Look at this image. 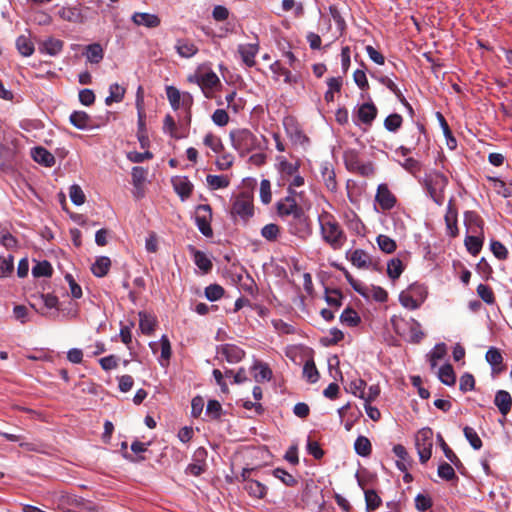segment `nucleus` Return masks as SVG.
I'll return each instance as SVG.
<instances>
[{
  "label": "nucleus",
  "instance_id": "nucleus-35",
  "mask_svg": "<svg viewBox=\"0 0 512 512\" xmlns=\"http://www.w3.org/2000/svg\"><path fill=\"white\" fill-rule=\"evenodd\" d=\"M155 324L156 320L153 316L145 312H139V327L142 333L146 335L152 334L154 331Z\"/></svg>",
  "mask_w": 512,
  "mask_h": 512
},
{
  "label": "nucleus",
  "instance_id": "nucleus-49",
  "mask_svg": "<svg viewBox=\"0 0 512 512\" xmlns=\"http://www.w3.org/2000/svg\"><path fill=\"white\" fill-rule=\"evenodd\" d=\"M341 270L343 271L344 276H345L346 280L348 281V283L352 286V288L357 293H359L361 296L368 295L366 285H364L362 282L354 279L353 276L349 273V271L346 270L345 268H341Z\"/></svg>",
  "mask_w": 512,
  "mask_h": 512
},
{
  "label": "nucleus",
  "instance_id": "nucleus-36",
  "mask_svg": "<svg viewBox=\"0 0 512 512\" xmlns=\"http://www.w3.org/2000/svg\"><path fill=\"white\" fill-rule=\"evenodd\" d=\"M252 369L256 371L254 374V379L257 382L269 381L272 377V371L265 363L255 362Z\"/></svg>",
  "mask_w": 512,
  "mask_h": 512
},
{
  "label": "nucleus",
  "instance_id": "nucleus-54",
  "mask_svg": "<svg viewBox=\"0 0 512 512\" xmlns=\"http://www.w3.org/2000/svg\"><path fill=\"white\" fill-rule=\"evenodd\" d=\"M366 288L368 291V295L364 296L365 298L372 297L374 300L378 302H385L387 300L388 294L383 288L374 285L366 286Z\"/></svg>",
  "mask_w": 512,
  "mask_h": 512
},
{
  "label": "nucleus",
  "instance_id": "nucleus-42",
  "mask_svg": "<svg viewBox=\"0 0 512 512\" xmlns=\"http://www.w3.org/2000/svg\"><path fill=\"white\" fill-rule=\"evenodd\" d=\"M86 50H87V52H86L87 59L91 63L97 64L103 59L104 53H103V49L100 44H98V43L90 44L87 46Z\"/></svg>",
  "mask_w": 512,
  "mask_h": 512
},
{
  "label": "nucleus",
  "instance_id": "nucleus-39",
  "mask_svg": "<svg viewBox=\"0 0 512 512\" xmlns=\"http://www.w3.org/2000/svg\"><path fill=\"white\" fill-rule=\"evenodd\" d=\"M438 377L443 384L448 386L454 385L456 381L453 367L450 364H445L439 369Z\"/></svg>",
  "mask_w": 512,
  "mask_h": 512
},
{
  "label": "nucleus",
  "instance_id": "nucleus-58",
  "mask_svg": "<svg viewBox=\"0 0 512 512\" xmlns=\"http://www.w3.org/2000/svg\"><path fill=\"white\" fill-rule=\"evenodd\" d=\"M203 142L207 147H209L215 153H219L223 150V144H222L221 139L212 133L206 134Z\"/></svg>",
  "mask_w": 512,
  "mask_h": 512
},
{
  "label": "nucleus",
  "instance_id": "nucleus-28",
  "mask_svg": "<svg viewBox=\"0 0 512 512\" xmlns=\"http://www.w3.org/2000/svg\"><path fill=\"white\" fill-rule=\"evenodd\" d=\"M446 231L450 237H456L459 233L457 227V211L449 204L445 214Z\"/></svg>",
  "mask_w": 512,
  "mask_h": 512
},
{
  "label": "nucleus",
  "instance_id": "nucleus-6",
  "mask_svg": "<svg viewBox=\"0 0 512 512\" xmlns=\"http://www.w3.org/2000/svg\"><path fill=\"white\" fill-rule=\"evenodd\" d=\"M426 297V287L413 283L399 294V301L403 307L409 310H416L424 303Z\"/></svg>",
  "mask_w": 512,
  "mask_h": 512
},
{
  "label": "nucleus",
  "instance_id": "nucleus-34",
  "mask_svg": "<svg viewBox=\"0 0 512 512\" xmlns=\"http://www.w3.org/2000/svg\"><path fill=\"white\" fill-rule=\"evenodd\" d=\"M110 267V259L106 256H101L96 259L91 267V271L96 277H103L108 273Z\"/></svg>",
  "mask_w": 512,
  "mask_h": 512
},
{
  "label": "nucleus",
  "instance_id": "nucleus-2",
  "mask_svg": "<svg viewBox=\"0 0 512 512\" xmlns=\"http://www.w3.org/2000/svg\"><path fill=\"white\" fill-rule=\"evenodd\" d=\"M320 235L324 243L333 250H340L347 241V235L335 216L323 211L318 216Z\"/></svg>",
  "mask_w": 512,
  "mask_h": 512
},
{
  "label": "nucleus",
  "instance_id": "nucleus-7",
  "mask_svg": "<svg viewBox=\"0 0 512 512\" xmlns=\"http://www.w3.org/2000/svg\"><path fill=\"white\" fill-rule=\"evenodd\" d=\"M230 213L233 218L239 217L244 222H247L254 214L252 194L241 192L232 198Z\"/></svg>",
  "mask_w": 512,
  "mask_h": 512
},
{
  "label": "nucleus",
  "instance_id": "nucleus-30",
  "mask_svg": "<svg viewBox=\"0 0 512 512\" xmlns=\"http://www.w3.org/2000/svg\"><path fill=\"white\" fill-rule=\"evenodd\" d=\"M70 123L80 130H85L90 127L91 118L84 111H74L70 115Z\"/></svg>",
  "mask_w": 512,
  "mask_h": 512
},
{
  "label": "nucleus",
  "instance_id": "nucleus-1",
  "mask_svg": "<svg viewBox=\"0 0 512 512\" xmlns=\"http://www.w3.org/2000/svg\"><path fill=\"white\" fill-rule=\"evenodd\" d=\"M294 196L289 194L284 199L278 201L276 204L277 213L282 218L292 217L293 222L290 223L291 233L300 238H305L311 234L308 217L302 207L297 204Z\"/></svg>",
  "mask_w": 512,
  "mask_h": 512
},
{
  "label": "nucleus",
  "instance_id": "nucleus-12",
  "mask_svg": "<svg viewBox=\"0 0 512 512\" xmlns=\"http://www.w3.org/2000/svg\"><path fill=\"white\" fill-rule=\"evenodd\" d=\"M189 81L198 84L206 97H209L210 92L220 84L219 77L212 70L205 73H196L189 77Z\"/></svg>",
  "mask_w": 512,
  "mask_h": 512
},
{
  "label": "nucleus",
  "instance_id": "nucleus-3",
  "mask_svg": "<svg viewBox=\"0 0 512 512\" xmlns=\"http://www.w3.org/2000/svg\"><path fill=\"white\" fill-rule=\"evenodd\" d=\"M229 137L233 148L238 151L241 156H245L252 150L260 147L258 137L246 128L231 130Z\"/></svg>",
  "mask_w": 512,
  "mask_h": 512
},
{
  "label": "nucleus",
  "instance_id": "nucleus-40",
  "mask_svg": "<svg viewBox=\"0 0 512 512\" xmlns=\"http://www.w3.org/2000/svg\"><path fill=\"white\" fill-rule=\"evenodd\" d=\"M206 181L208 186L213 189H223L229 186L230 181L229 179L224 175H207Z\"/></svg>",
  "mask_w": 512,
  "mask_h": 512
},
{
  "label": "nucleus",
  "instance_id": "nucleus-46",
  "mask_svg": "<svg viewBox=\"0 0 512 512\" xmlns=\"http://www.w3.org/2000/svg\"><path fill=\"white\" fill-rule=\"evenodd\" d=\"M403 269L404 267L402 261L398 258H394L388 262L387 274L391 279L395 280L400 277Z\"/></svg>",
  "mask_w": 512,
  "mask_h": 512
},
{
  "label": "nucleus",
  "instance_id": "nucleus-17",
  "mask_svg": "<svg viewBox=\"0 0 512 512\" xmlns=\"http://www.w3.org/2000/svg\"><path fill=\"white\" fill-rule=\"evenodd\" d=\"M31 157L35 162L45 167H52L56 162L54 155L41 146L32 148Z\"/></svg>",
  "mask_w": 512,
  "mask_h": 512
},
{
  "label": "nucleus",
  "instance_id": "nucleus-16",
  "mask_svg": "<svg viewBox=\"0 0 512 512\" xmlns=\"http://www.w3.org/2000/svg\"><path fill=\"white\" fill-rule=\"evenodd\" d=\"M377 112V108L372 102L364 103L357 110V120L370 126L376 118Z\"/></svg>",
  "mask_w": 512,
  "mask_h": 512
},
{
  "label": "nucleus",
  "instance_id": "nucleus-32",
  "mask_svg": "<svg viewBox=\"0 0 512 512\" xmlns=\"http://www.w3.org/2000/svg\"><path fill=\"white\" fill-rule=\"evenodd\" d=\"M486 360L492 366L494 373H499L502 368L503 357L500 351L495 347H490L486 352Z\"/></svg>",
  "mask_w": 512,
  "mask_h": 512
},
{
  "label": "nucleus",
  "instance_id": "nucleus-44",
  "mask_svg": "<svg viewBox=\"0 0 512 512\" xmlns=\"http://www.w3.org/2000/svg\"><path fill=\"white\" fill-rule=\"evenodd\" d=\"M403 122V118L400 114L393 113L388 115L384 120V127L389 132H396L399 130Z\"/></svg>",
  "mask_w": 512,
  "mask_h": 512
},
{
  "label": "nucleus",
  "instance_id": "nucleus-29",
  "mask_svg": "<svg viewBox=\"0 0 512 512\" xmlns=\"http://www.w3.org/2000/svg\"><path fill=\"white\" fill-rule=\"evenodd\" d=\"M321 175L327 189L332 192L336 191L337 181L333 167L330 164L325 163L321 168Z\"/></svg>",
  "mask_w": 512,
  "mask_h": 512
},
{
  "label": "nucleus",
  "instance_id": "nucleus-21",
  "mask_svg": "<svg viewBox=\"0 0 512 512\" xmlns=\"http://www.w3.org/2000/svg\"><path fill=\"white\" fill-rule=\"evenodd\" d=\"M172 184L175 192L182 200L187 199L191 195L193 185L187 177H175L172 179Z\"/></svg>",
  "mask_w": 512,
  "mask_h": 512
},
{
  "label": "nucleus",
  "instance_id": "nucleus-52",
  "mask_svg": "<svg viewBox=\"0 0 512 512\" xmlns=\"http://www.w3.org/2000/svg\"><path fill=\"white\" fill-rule=\"evenodd\" d=\"M14 270V258L9 255L8 257H0V278H5L11 275Z\"/></svg>",
  "mask_w": 512,
  "mask_h": 512
},
{
  "label": "nucleus",
  "instance_id": "nucleus-5",
  "mask_svg": "<svg viewBox=\"0 0 512 512\" xmlns=\"http://www.w3.org/2000/svg\"><path fill=\"white\" fill-rule=\"evenodd\" d=\"M447 182V177L438 171H431L423 178V184L429 197L439 206L444 202V189Z\"/></svg>",
  "mask_w": 512,
  "mask_h": 512
},
{
  "label": "nucleus",
  "instance_id": "nucleus-19",
  "mask_svg": "<svg viewBox=\"0 0 512 512\" xmlns=\"http://www.w3.org/2000/svg\"><path fill=\"white\" fill-rule=\"evenodd\" d=\"M270 70L274 75V79L278 80L280 76L284 77V82L289 85H294L298 83L299 77L297 75L292 74L288 69L283 67V65L279 61H275L270 65Z\"/></svg>",
  "mask_w": 512,
  "mask_h": 512
},
{
  "label": "nucleus",
  "instance_id": "nucleus-51",
  "mask_svg": "<svg viewBox=\"0 0 512 512\" xmlns=\"http://www.w3.org/2000/svg\"><path fill=\"white\" fill-rule=\"evenodd\" d=\"M52 266L48 261L38 262L32 268V274L34 277H49L52 274Z\"/></svg>",
  "mask_w": 512,
  "mask_h": 512
},
{
  "label": "nucleus",
  "instance_id": "nucleus-26",
  "mask_svg": "<svg viewBox=\"0 0 512 512\" xmlns=\"http://www.w3.org/2000/svg\"><path fill=\"white\" fill-rule=\"evenodd\" d=\"M348 258L355 267L360 269H366L371 264L370 256L362 249L351 251Z\"/></svg>",
  "mask_w": 512,
  "mask_h": 512
},
{
  "label": "nucleus",
  "instance_id": "nucleus-64",
  "mask_svg": "<svg viewBox=\"0 0 512 512\" xmlns=\"http://www.w3.org/2000/svg\"><path fill=\"white\" fill-rule=\"evenodd\" d=\"M438 476L446 481H451L457 478L453 467L446 462L439 465Z\"/></svg>",
  "mask_w": 512,
  "mask_h": 512
},
{
  "label": "nucleus",
  "instance_id": "nucleus-15",
  "mask_svg": "<svg viewBox=\"0 0 512 512\" xmlns=\"http://www.w3.org/2000/svg\"><path fill=\"white\" fill-rule=\"evenodd\" d=\"M64 43L60 39H56L54 37H48L38 44V50L42 54H47L49 56L58 55L63 49Z\"/></svg>",
  "mask_w": 512,
  "mask_h": 512
},
{
  "label": "nucleus",
  "instance_id": "nucleus-4",
  "mask_svg": "<svg viewBox=\"0 0 512 512\" xmlns=\"http://www.w3.org/2000/svg\"><path fill=\"white\" fill-rule=\"evenodd\" d=\"M391 324L395 332L405 337L409 342L418 343L424 336L420 323L413 318L406 320L401 316L394 315L391 318Z\"/></svg>",
  "mask_w": 512,
  "mask_h": 512
},
{
  "label": "nucleus",
  "instance_id": "nucleus-18",
  "mask_svg": "<svg viewBox=\"0 0 512 512\" xmlns=\"http://www.w3.org/2000/svg\"><path fill=\"white\" fill-rule=\"evenodd\" d=\"M175 49L178 55L182 58H191L199 51L196 44L186 38H179L176 40Z\"/></svg>",
  "mask_w": 512,
  "mask_h": 512
},
{
  "label": "nucleus",
  "instance_id": "nucleus-22",
  "mask_svg": "<svg viewBox=\"0 0 512 512\" xmlns=\"http://www.w3.org/2000/svg\"><path fill=\"white\" fill-rule=\"evenodd\" d=\"M464 223L473 234H482L484 222L476 212H465Z\"/></svg>",
  "mask_w": 512,
  "mask_h": 512
},
{
  "label": "nucleus",
  "instance_id": "nucleus-41",
  "mask_svg": "<svg viewBox=\"0 0 512 512\" xmlns=\"http://www.w3.org/2000/svg\"><path fill=\"white\" fill-rule=\"evenodd\" d=\"M109 96L105 99L107 105H111L113 102H121L124 98L125 89L117 83L110 85Z\"/></svg>",
  "mask_w": 512,
  "mask_h": 512
},
{
  "label": "nucleus",
  "instance_id": "nucleus-53",
  "mask_svg": "<svg viewBox=\"0 0 512 512\" xmlns=\"http://www.w3.org/2000/svg\"><path fill=\"white\" fill-rule=\"evenodd\" d=\"M340 320L342 323L347 324L350 327L356 326L360 322V317L358 316L357 312L351 308H346L341 316Z\"/></svg>",
  "mask_w": 512,
  "mask_h": 512
},
{
  "label": "nucleus",
  "instance_id": "nucleus-55",
  "mask_svg": "<svg viewBox=\"0 0 512 512\" xmlns=\"http://www.w3.org/2000/svg\"><path fill=\"white\" fill-rule=\"evenodd\" d=\"M478 296L487 304L492 305L495 303V296L492 289L485 284H479L477 286Z\"/></svg>",
  "mask_w": 512,
  "mask_h": 512
},
{
  "label": "nucleus",
  "instance_id": "nucleus-60",
  "mask_svg": "<svg viewBox=\"0 0 512 512\" xmlns=\"http://www.w3.org/2000/svg\"><path fill=\"white\" fill-rule=\"evenodd\" d=\"M273 475L281 480L287 486H295L297 484V480L293 475L285 471L281 468H276L273 470Z\"/></svg>",
  "mask_w": 512,
  "mask_h": 512
},
{
  "label": "nucleus",
  "instance_id": "nucleus-31",
  "mask_svg": "<svg viewBox=\"0 0 512 512\" xmlns=\"http://www.w3.org/2000/svg\"><path fill=\"white\" fill-rule=\"evenodd\" d=\"M244 489L248 492L250 496L258 499L263 498L267 493V487L256 480H247V482L244 485Z\"/></svg>",
  "mask_w": 512,
  "mask_h": 512
},
{
  "label": "nucleus",
  "instance_id": "nucleus-11",
  "mask_svg": "<svg viewBox=\"0 0 512 512\" xmlns=\"http://www.w3.org/2000/svg\"><path fill=\"white\" fill-rule=\"evenodd\" d=\"M212 209L208 204H200L196 207L195 222L199 231L206 237L213 236L211 228Z\"/></svg>",
  "mask_w": 512,
  "mask_h": 512
},
{
  "label": "nucleus",
  "instance_id": "nucleus-59",
  "mask_svg": "<svg viewBox=\"0 0 512 512\" xmlns=\"http://www.w3.org/2000/svg\"><path fill=\"white\" fill-rule=\"evenodd\" d=\"M69 196H70L71 201L77 206L82 205L86 199L83 190L81 189V187L79 185H76V184L70 186Z\"/></svg>",
  "mask_w": 512,
  "mask_h": 512
},
{
  "label": "nucleus",
  "instance_id": "nucleus-45",
  "mask_svg": "<svg viewBox=\"0 0 512 512\" xmlns=\"http://www.w3.org/2000/svg\"><path fill=\"white\" fill-rule=\"evenodd\" d=\"M303 376L310 383H315L319 379V372L313 360L306 361L303 367Z\"/></svg>",
  "mask_w": 512,
  "mask_h": 512
},
{
  "label": "nucleus",
  "instance_id": "nucleus-37",
  "mask_svg": "<svg viewBox=\"0 0 512 512\" xmlns=\"http://www.w3.org/2000/svg\"><path fill=\"white\" fill-rule=\"evenodd\" d=\"M354 449L358 455L367 457L372 451L371 442L365 436H358L354 443Z\"/></svg>",
  "mask_w": 512,
  "mask_h": 512
},
{
  "label": "nucleus",
  "instance_id": "nucleus-24",
  "mask_svg": "<svg viewBox=\"0 0 512 512\" xmlns=\"http://www.w3.org/2000/svg\"><path fill=\"white\" fill-rule=\"evenodd\" d=\"M238 52L241 55L243 62L248 67H252L255 65V56L258 52V45H256V44L239 45Z\"/></svg>",
  "mask_w": 512,
  "mask_h": 512
},
{
  "label": "nucleus",
  "instance_id": "nucleus-50",
  "mask_svg": "<svg viewBox=\"0 0 512 512\" xmlns=\"http://www.w3.org/2000/svg\"><path fill=\"white\" fill-rule=\"evenodd\" d=\"M181 92L174 86L166 87V95L173 110L180 108Z\"/></svg>",
  "mask_w": 512,
  "mask_h": 512
},
{
  "label": "nucleus",
  "instance_id": "nucleus-63",
  "mask_svg": "<svg viewBox=\"0 0 512 512\" xmlns=\"http://www.w3.org/2000/svg\"><path fill=\"white\" fill-rule=\"evenodd\" d=\"M260 199L263 204H269L272 200L271 183L268 179L260 182Z\"/></svg>",
  "mask_w": 512,
  "mask_h": 512
},
{
  "label": "nucleus",
  "instance_id": "nucleus-27",
  "mask_svg": "<svg viewBox=\"0 0 512 512\" xmlns=\"http://www.w3.org/2000/svg\"><path fill=\"white\" fill-rule=\"evenodd\" d=\"M284 126L287 134L293 142L303 144L308 141V138L303 134V132L298 128L292 119H286L284 121Z\"/></svg>",
  "mask_w": 512,
  "mask_h": 512
},
{
  "label": "nucleus",
  "instance_id": "nucleus-56",
  "mask_svg": "<svg viewBox=\"0 0 512 512\" xmlns=\"http://www.w3.org/2000/svg\"><path fill=\"white\" fill-rule=\"evenodd\" d=\"M279 234L280 228L274 223L267 224L261 229V236L267 241H275Z\"/></svg>",
  "mask_w": 512,
  "mask_h": 512
},
{
  "label": "nucleus",
  "instance_id": "nucleus-61",
  "mask_svg": "<svg viewBox=\"0 0 512 512\" xmlns=\"http://www.w3.org/2000/svg\"><path fill=\"white\" fill-rule=\"evenodd\" d=\"M325 300L328 303V305L335 307V308H339L342 305V301H341L342 295L336 289H333V290L326 289Z\"/></svg>",
  "mask_w": 512,
  "mask_h": 512
},
{
  "label": "nucleus",
  "instance_id": "nucleus-8",
  "mask_svg": "<svg viewBox=\"0 0 512 512\" xmlns=\"http://www.w3.org/2000/svg\"><path fill=\"white\" fill-rule=\"evenodd\" d=\"M343 160L346 168L353 173H357L364 177L372 176L375 172L372 162H363L358 151L348 149L343 154Z\"/></svg>",
  "mask_w": 512,
  "mask_h": 512
},
{
  "label": "nucleus",
  "instance_id": "nucleus-33",
  "mask_svg": "<svg viewBox=\"0 0 512 512\" xmlns=\"http://www.w3.org/2000/svg\"><path fill=\"white\" fill-rule=\"evenodd\" d=\"M16 48L18 52L24 57L31 56L35 50L33 42L26 35H20L16 39Z\"/></svg>",
  "mask_w": 512,
  "mask_h": 512
},
{
  "label": "nucleus",
  "instance_id": "nucleus-38",
  "mask_svg": "<svg viewBox=\"0 0 512 512\" xmlns=\"http://www.w3.org/2000/svg\"><path fill=\"white\" fill-rule=\"evenodd\" d=\"M366 510L368 512L376 510L382 503L381 498L373 489H364Z\"/></svg>",
  "mask_w": 512,
  "mask_h": 512
},
{
  "label": "nucleus",
  "instance_id": "nucleus-57",
  "mask_svg": "<svg viewBox=\"0 0 512 512\" xmlns=\"http://www.w3.org/2000/svg\"><path fill=\"white\" fill-rule=\"evenodd\" d=\"M194 262L204 272H208L212 268V262L208 259L205 253L196 250L194 252Z\"/></svg>",
  "mask_w": 512,
  "mask_h": 512
},
{
  "label": "nucleus",
  "instance_id": "nucleus-10",
  "mask_svg": "<svg viewBox=\"0 0 512 512\" xmlns=\"http://www.w3.org/2000/svg\"><path fill=\"white\" fill-rule=\"evenodd\" d=\"M91 9L86 6L82 5H76V6H69V7H62L58 14L59 16L68 22L72 23H84L86 22L91 16Z\"/></svg>",
  "mask_w": 512,
  "mask_h": 512
},
{
  "label": "nucleus",
  "instance_id": "nucleus-9",
  "mask_svg": "<svg viewBox=\"0 0 512 512\" xmlns=\"http://www.w3.org/2000/svg\"><path fill=\"white\" fill-rule=\"evenodd\" d=\"M415 445L421 463H426L432 455L433 431L431 428H422L415 437Z\"/></svg>",
  "mask_w": 512,
  "mask_h": 512
},
{
  "label": "nucleus",
  "instance_id": "nucleus-23",
  "mask_svg": "<svg viewBox=\"0 0 512 512\" xmlns=\"http://www.w3.org/2000/svg\"><path fill=\"white\" fill-rule=\"evenodd\" d=\"M494 404L499 409L500 413L506 416L512 407L511 395L505 390L497 391L494 399Z\"/></svg>",
  "mask_w": 512,
  "mask_h": 512
},
{
  "label": "nucleus",
  "instance_id": "nucleus-62",
  "mask_svg": "<svg viewBox=\"0 0 512 512\" xmlns=\"http://www.w3.org/2000/svg\"><path fill=\"white\" fill-rule=\"evenodd\" d=\"M224 294V289L218 284H211L205 288V296L210 301L219 300Z\"/></svg>",
  "mask_w": 512,
  "mask_h": 512
},
{
  "label": "nucleus",
  "instance_id": "nucleus-47",
  "mask_svg": "<svg viewBox=\"0 0 512 512\" xmlns=\"http://www.w3.org/2000/svg\"><path fill=\"white\" fill-rule=\"evenodd\" d=\"M376 241L379 248L387 254L393 253L396 250V242L387 235H379Z\"/></svg>",
  "mask_w": 512,
  "mask_h": 512
},
{
  "label": "nucleus",
  "instance_id": "nucleus-20",
  "mask_svg": "<svg viewBox=\"0 0 512 512\" xmlns=\"http://www.w3.org/2000/svg\"><path fill=\"white\" fill-rule=\"evenodd\" d=\"M132 21L138 26L156 28L160 25V18L155 14L136 12L132 15Z\"/></svg>",
  "mask_w": 512,
  "mask_h": 512
},
{
  "label": "nucleus",
  "instance_id": "nucleus-25",
  "mask_svg": "<svg viewBox=\"0 0 512 512\" xmlns=\"http://www.w3.org/2000/svg\"><path fill=\"white\" fill-rule=\"evenodd\" d=\"M279 162H278V165H277V169H278V172L280 173L281 175V179L283 181H289L290 178L298 172L299 170V165L298 164H294V163H291V162H288L285 158L283 157H280L278 158Z\"/></svg>",
  "mask_w": 512,
  "mask_h": 512
},
{
  "label": "nucleus",
  "instance_id": "nucleus-13",
  "mask_svg": "<svg viewBox=\"0 0 512 512\" xmlns=\"http://www.w3.org/2000/svg\"><path fill=\"white\" fill-rule=\"evenodd\" d=\"M217 354L225 358L227 362L235 364L243 359L245 352L234 344H224L217 349Z\"/></svg>",
  "mask_w": 512,
  "mask_h": 512
},
{
  "label": "nucleus",
  "instance_id": "nucleus-14",
  "mask_svg": "<svg viewBox=\"0 0 512 512\" xmlns=\"http://www.w3.org/2000/svg\"><path fill=\"white\" fill-rule=\"evenodd\" d=\"M375 199L383 210H390L396 204V197L386 184H380L378 186Z\"/></svg>",
  "mask_w": 512,
  "mask_h": 512
},
{
  "label": "nucleus",
  "instance_id": "nucleus-48",
  "mask_svg": "<svg viewBox=\"0 0 512 512\" xmlns=\"http://www.w3.org/2000/svg\"><path fill=\"white\" fill-rule=\"evenodd\" d=\"M463 432L465 438L475 450H479L482 447V440L474 428L466 426L464 427Z\"/></svg>",
  "mask_w": 512,
  "mask_h": 512
},
{
  "label": "nucleus",
  "instance_id": "nucleus-43",
  "mask_svg": "<svg viewBox=\"0 0 512 512\" xmlns=\"http://www.w3.org/2000/svg\"><path fill=\"white\" fill-rule=\"evenodd\" d=\"M483 245V239L479 236L471 235L465 238V246L472 255H477Z\"/></svg>",
  "mask_w": 512,
  "mask_h": 512
}]
</instances>
